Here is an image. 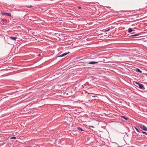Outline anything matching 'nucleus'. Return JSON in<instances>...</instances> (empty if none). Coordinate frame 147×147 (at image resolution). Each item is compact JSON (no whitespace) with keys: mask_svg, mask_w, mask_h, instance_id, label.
Here are the masks:
<instances>
[{"mask_svg":"<svg viewBox=\"0 0 147 147\" xmlns=\"http://www.w3.org/2000/svg\"><path fill=\"white\" fill-rule=\"evenodd\" d=\"M11 139H16V137H13L11 138Z\"/></svg>","mask_w":147,"mask_h":147,"instance_id":"obj_15","label":"nucleus"},{"mask_svg":"<svg viewBox=\"0 0 147 147\" xmlns=\"http://www.w3.org/2000/svg\"><path fill=\"white\" fill-rule=\"evenodd\" d=\"M90 127H92V128H94V127L93 126H90Z\"/></svg>","mask_w":147,"mask_h":147,"instance_id":"obj_17","label":"nucleus"},{"mask_svg":"<svg viewBox=\"0 0 147 147\" xmlns=\"http://www.w3.org/2000/svg\"><path fill=\"white\" fill-rule=\"evenodd\" d=\"M1 13L3 15H6V16H11V14L10 13H4L3 12H1Z\"/></svg>","mask_w":147,"mask_h":147,"instance_id":"obj_3","label":"nucleus"},{"mask_svg":"<svg viewBox=\"0 0 147 147\" xmlns=\"http://www.w3.org/2000/svg\"><path fill=\"white\" fill-rule=\"evenodd\" d=\"M98 63L97 62H95L94 61L90 62L89 63V64H95L97 63Z\"/></svg>","mask_w":147,"mask_h":147,"instance_id":"obj_5","label":"nucleus"},{"mask_svg":"<svg viewBox=\"0 0 147 147\" xmlns=\"http://www.w3.org/2000/svg\"><path fill=\"white\" fill-rule=\"evenodd\" d=\"M136 71L137 72H139L140 73H141L142 72V71L138 68H137L136 69Z\"/></svg>","mask_w":147,"mask_h":147,"instance_id":"obj_7","label":"nucleus"},{"mask_svg":"<svg viewBox=\"0 0 147 147\" xmlns=\"http://www.w3.org/2000/svg\"><path fill=\"white\" fill-rule=\"evenodd\" d=\"M28 8L32 7V6L31 5H30V6H28Z\"/></svg>","mask_w":147,"mask_h":147,"instance_id":"obj_16","label":"nucleus"},{"mask_svg":"<svg viewBox=\"0 0 147 147\" xmlns=\"http://www.w3.org/2000/svg\"><path fill=\"white\" fill-rule=\"evenodd\" d=\"M135 128L136 129V130L139 132H140V131L136 127H135Z\"/></svg>","mask_w":147,"mask_h":147,"instance_id":"obj_11","label":"nucleus"},{"mask_svg":"<svg viewBox=\"0 0 147 147\" xmlns=\"http://www.w3.org/2000/svg\"><path fill=\"white\" fill-rule=\"evenodd\" d=\"M38 55H39V56L40 55V54Z\"/></svg>","mask_w":147,"mask_h":147,"instance_id":"obj_20","label":"nucleus"},{"mask_svg":"<svg viewBox=\"0 0 147 147\" xmlns=\"http://www.w3.org/2000/svg\"><path fill=\"white\" fill-rule=\"evenodd\" d=\"M139 34H134V35H132L130 36L135 37V36H139Z\"/></svg>","mask_w":147,"mask_h":147,"instance_id":"obj_10","label":"nucleus"},{"mask_svg":"<svg viewBox=\"0 0 147 147\" xmlns=\"http://www.w3.org/2000/svg\"><path fill=\"white\" fill-rule=\"evenodd\" d=\"M142 133L144 134H146L147 135V133H146V132H145V131H141V132Z\"/></svg>","mask_w":147,"mask_h":147,"instance_id":"obj_13","label":"nucleus"},{"mask_svg":"<svg viewBox=\"0 0 147 147\" xmlns=\"http://www.w3.org/2000/svg\"><path fill=\"white\" fill-rule=\"evenodd\" d=\"M133 30L131 28H129L128 29V32L129 33H130L132 32Z\"/></svg>","mask_w":147,"mask_h":147,"instance_id":"obj_8","label":"nucleus"},{"mask_svg":"<svg viewBox=\"0 0 147 147\" xmlns=\"http://www.w3.org/2000/svg\"><path fill=\"white\" fill-rule=\"evenodd\" d=\"M78 129L80 131H83V130L80 127H79L78 128Z\"/></svg>","mask_w":147,"mask_h":147,"instance_id":"obj_9","label":"nucleus"},{"mask_svg":"<svg viewBox=\"0 0 147 147\" xmlns=\"http://www.w3.org/2000/svg\"><path fill=\"white\" fill-rule=\"evenodd\" d=\"M69 52H68L67 53H64L63 54L60 55H59V56H58L57 57H63L66 55H67V54H68V53H69Z\"/></svg>","mask_w":147,"mask_h":147,"instance_id":"obj_4","label":"nucleus"},{"mask_svg":"<svg viewBox=\"0 0 147 147\" xmlns=\"http://www.w3.org/2000/svg\"><path fill=\"white\" fill-rule=\"evenodd\" d=\"M9 38L11 40H15L17 38L16 37H9Z\"/></svg>","mask_w":147,"mask_h":147,"instance_id":"obj_6","label":"nucleus"},{"mask_svg":"<svg viewBox=\"0 0 147 147\" xmlns=\"http://www.w3.org/2000/svg\"><path fill=\"white\" fill-rule=\"evenodd\" d=\"M78 8L79 9H81V7H78Z\"/></svg>","mask_w":147,"mask_h":147,"instance_id":"obj_18","label":"nucleus"},{"mask_svg":"<svg viewBox=\"0 0 147 147\" xmlns=\"http://www.w3.org/2000/svg\"><path fill=\"white\" fill-rule=\"evenodd\" d=\"M93 97H95V96H93Z\"/></svg>","mask_w":147,"mask_h":147,"instance_id":"obj_19","label":"nucleus"},{"mask_svg":"<svg viewBox=\"0 0 147 147\" xmlns=\"http://www.w3.org/2000/svg\"><path fill=\"white\" fill-rule=\"evenodd\" d=\"M121 117L124 119H125L126 120H127V118H126L124 116H121Z\"/></svg>","mask_w":147,"mask_h":147,"instance_id":"obj_12","label":"nucleus"},{"mask_svg":"<svg viewBox=\"0 0 147 147\" xmlns=\"http://www.w3.org/2000/svg\"><path fill=\"white\" fill-rule=\"evenodd\" d=\"M140 127L142 129L145 131H147V128L144 125H141Z\"/></svg>","mask_w":147,"mask_h":147,"instance_id":"obj_2","label":"nucleus"},{"mask_svg":"<svg viewBox=\"0 0 147 147\" xmlns=\"http://www.w3.org/2000/svg\"><path fill=\"white\" fill-rule=\"evenodd\" d=\"M110 29H108V30H105V32H108L110 30Z\"/></svg>","mask_w":147,"mask_h":147,"instance_id":"obj_14","label":"nucleus"},{"mask_svg":"<svg viewBox=\"0 0 147 147\" xmlns=\"http://www.w3.org/2000/svg\"><path fill=\"white\" fill-rule=\"evenodd\" d=\"M135 84H135V85L136 86L138 87L140 89L143 90L144 89V87L142 84H141L137 82H135Z\"/></svg>","mask_w":147,"mask_h":147,"instance_id":"obj_1","label":"nucleus"}]
</instances>
